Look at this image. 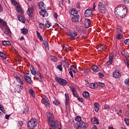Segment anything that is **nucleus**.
<instances>
[{
    "label": "nucleus",
    "mask_w": 129,
    "mask_h": 129,
    "mask_svg": "<svg viewBox=\"0 0 129 129\" xmlns=\"http://www.w3.org/2000/svg\"><path fill=\"white\" fill-rule=\"evenodd\" d=\"M82 119L80 116H78L75 118L76 121H78V122H79V121H81Z\"/></svg>",
    "instance_id": "44"
},
{
    "label": "nucleus",
    "mask_w": 129,
    "mask_h": 129,
    "mask_svg": "<svg viewBox=\"0 0 129 129\" xmlns=\"http://www.w3.org/2000/svg\"><path fill=\"white\" fill-rule=\"evenodd\" d=\"M17 17L20 22H22V23H25V19L23 18V16L21 15H18Z\"/></svg>",
    "instance_id": "32"
},
{
    "label": "nucleus",
    "mask_w": 129,
    "mask_h": 129,
    "mask_svg": "<svg viewBox=\"0 0 129 129\" xmlns=\"http://www.w3.org/2000/svg\"><path fill=\"white\" fill-rule=\"evenodd\" d=\"M122 38H123V36L121 34L117 35L116 37V39H117V40H121V39H122Z\"/></svg>",
    "instance_id": "42"
},
{
    "label": "nucleus",
    "mask_w": 129,
    "mask_h": 129,
    "mask_svg": "<svg viewBox=\"0 0 129 129\" xmlns=\"http://www.w3.org/2000/svg\"><path fill=\"white\" fill-rule=\"evenodd\" d=\"M99 12L101 14H105L106 12V6L102 2H99L98 5Z\"/></svg>",
    "instance_id": "3"
},
{
    "label": "nucleus",
    "mask_w": 129,
    "mask_h": 129,
    "mask_svg": "<svg viewBox=\"0 0 129 129\" xmlns=\"http://www.w3.org/2000/svg\"><path fill=\"white\" fill-rule=\"evenodd\" d=\"M92 70L94 72H98L99 71V67L96 64H94L92 66Z\"/></svg>",
    "instance_id": "20"
},
{
    "label": "nucleus",
    "mask_w": 129,
    "mask_h": 129,
    "mask_svg": "<svg viewBox=\"0 0 129 129\" xmlns=\"http://www.w3.org/2000/svg\"><path fill=\"white\" fill-rule=\"evenodd\" d=\"M23 113H25V114L29 113V107H26L23 111Z\"/></svg>",
    "instance_id": "43"
},
{
    "label": "nucleus",
    "mask_w": 129,
    "mask_h": 129,
    "mask_svg": "<svg viewBox=\"0 0 129 129\" xmlns=\"http://www.w3.org/2000/svg\"><path fill=\"white\" fill-rule=\"evenodd\" d=\"M16 80H17V82H18L21 85H23L24 84L23 81L21 80V79L18 76H16L15 77Z\"/></svg>",
    "instance_id": "21"
},
{
    "label": "nucleus",
    "mask_w": 129,
    "mask_h": 129,
    "mask_svg": "<svg viewBox=\"0 0 129 129\" xmlns=\"http://www.w3.org/2000/svg\"><path fill=\"white\" fill-rule=\"evenodd\" d=\"M45 26L47 27V28H50L51 27V24H50L49 21H47L46 23L45 24Z\"/></svg>",
    "instance_id": "53"
},
{
    "label": "nucleus",
    "mask_w": 129,
    "mask_h": 129,
    "mask_svg": "<svg viewBox=\"0 0 129 129\" xmlns=\"http://www.w3.org/2000/svg\"><path fill=\"white\" fill-rule=\"evenodd\" d=\"M63 49L66 52H69V50H70V46H69L68 45H64L63 46Z\"/></svg>",
    "instance_id": "27"
},
{
    "label": "nucleus",
    "mask_w": 129,
    "mask_h": 129,
    "mask_svg": "<svg viewBox=\"0 0 129 129\" xmlns=\"http://www.w3.org/2000/svg\"><path fill=\"white\" fill-rule=\"evenodd\" d=\"M104 108L105 109H106L107 110L108 109H110V106H109V105H108V104H105L104 106Z\"/></svg>",
    "instance_id": "45"
},
{
    "label": "nucleus",
    "mask_w": 129,
    "mask_h": 129,
    "mask_svg": "<svg viewBox=\"0 0 129 129\" xmlns=\"http://www.w3.org/2000/svg\"><path fill=\"white\" fill-rule=\"evenodd\" d=\"M79 20H80V16L79 15L74 16L72 18V21L73 23H78V22H79Z\"/></svg>",
    "instance_id": "13"
},
{
    "label": "nucleus",
    "mask_w": 129,
    "mask_h": 129,
    "mask_svg": "<svg viewBox=\"0 0 129 129\" xmlns=\"http://www.w3.org/2000/svg\"><path fill=\"white\" fill-rule=\"evenodd\" d=\"M28 32L29 31L27 28H23L21 29V33L23 34V35H27Z\"/></svg>",
    "instance_id": "29"
},
{
    "label": "nucleus",
    "mask_w": 129,
    "mask_h": 129,
    "mask_svg": "<svg viewBox=\"0 0 129 129\" xmlns=\"http://www.w3.org/2000/svg\"><path fill=\"white\" fill-rule=\"evenodd\" d=\"M37 75H38V76H39V77L40 78V79H41V80H42L43 79V76L41 74V73L38 72L37 73H36Z\"/></svg>",
    "instance_id": "47"
},
{
    "label": "nucleus",
    "mask_w": 129,
    "mask_h": 129,
    "mask_svg": "<svg viewBox=\"0 0 129 129\" xmlns=\"http://www.w3.org/2000/svg\"><path fill=\"white\" fill-rule=\"evenodd\" d=\"M92 124H99V120L97 118L93 117L91 119Z\"/></svg>",
    "instance_id": "18"
},
{
    "label": "nucleus",
    "mask_w": 129,
    "mask_h": 129,
    "mask_svg": "<svg viewBox=\"0 0 129 129\" xmlns=\"http://www.w3.org/2000/svg\"><path fill=\"white\" fill-rule=\"evenodd\" d=\"M41 102L42 103H44L46 107H49L50 106V101H49V99H48V98L46 96H43Z\"/></svg>",
    "instance_id": "6"
},
{
    "label": "nucleus",
    "mask_w": 129,
    "mask_h": 129,
    "mask_svg": "<svg viewBox=\"0 0 129 129\" xmlns=\"http://www.w3.org/2000/svg\"><path fill=\"white\" fill-rule=\"evenodd\" d=\"M68 35L69 37H70L71 39H72V40H74V38H75V37H77V36L78 35L77 32L73 30L69 31L68 33Z\"/></svg>",
    "instance_id": "5"
},
{
    "label": "nucleus",
    "mask_w": 129,
    "mask_h": 129,
    "mask_svg": "<svg viewBox=\"0 0 129 129\" xmlns=\"http://www.w3.org/2000/svg\"><path fill=\"white\" fill-rule=\"evenodd\" d=\"M12 3L13 4V5H14V6H15L16 7V6H19V5H18V3L15 0H12Z\"/></svg>",
    "instance_id": "48"
},
{
    "label": "nucleus",
    "mask_w": 129,
    "mask_h": 129,
    "mask_svg": "<svg viewBox=\"0 0 129 129\" xmlns=\"http://www.w3.org/2000/svg\"><path fill=\"white\" fill-rule=\"evenodd\" d=\"M107 48V46H106V45L105 44H99L97 46V49L98 50V51H101L102 52L105 51Z\"/></svg>",
    "instance_id": "8"
},
{
    "label": "nucleus",
    "mask_w": 129,
    "mask_h": 129,
    "mask_svg": "<svg viewBox=\"0 0 129 129\" xmlns=\"http://www.w3.org/2000/svg\"><path fill=\"white\" fill-rule=\"evenodd\" d=\"M40 29H44L45 28V24L43 23H39Z\"/></svg>",
    "instance_id": "49"
},
{
    "label": "nucleus",
    "mask_w": 129,
    "mask_h": 129,
    "mask_svg": "<svg viewBox=\"0 0 129 129\" xmlns=\"http://www.w3.org/2000/svg\"><path fill=\"white\" fill-rule=\"evenodd\" d=\"M83 96L85 98H88L89 97V93L88 92L85 91L83 93Z\"/></svg>",
    "instance_id": "34"
},
{
    "label": "nucleus",
    "mask_w": 129,
    "mask_h": 129,
    "mask_svg": "<svg viewBox=\"0 0 129 129\" xmlns=\"http://www.w3.org/2000/svg\"><path fill=\"white\" fill-rule=\"evenodd\" d=\"M77 129H84V127H82V126H81L80 125H78L77 127Z\"/></svg>",
    "instance_id": "61"
},
{
    "label": "nucleus",
    "mask_w": 129,
    "mask_h": 129,
    "mask_svg": "<svg viewBox=\"0 0 129 129\" xmlns=\"http://www.w3.org/2000/svg\"><path fill=\"white\" fill-rule=\"evenodd\" d=\"M50 60L52 61V62H57L58 61V58L56 57L55 55H51L50 56Z\"/></svg>",
    "instance_id": "25"
},
{
    "label": "nucleus",
    "mask_w": 129,
    "mask_h": 129,
    "mask_svg": "<svg viewBox=\"0 0 129 129\" xmlns=\"http://www.w3.org/2000/svg\"><path fill=\"white\" fill-rule=\"evenodd\" d=\"M90 87L92 88V89H95V88L98 87V85L97 84L91 83L90 85Z\"/></svg>",
    "instance_id": "28"
},
{
    "label": "nucleus",
    "mask_w": 129,
    "mask_h": 129,
    "mask_svg": "<svg viewBox=\"0 0 129 129\" xmlns=\"http://www.w3.org/2000/svg\"><path fill=\"white\" fill-rule=\"evenodd\" d=\"M95 8H96V5H95V3H94L93 5V11H95Z\"/></svg>",
    "instance_id": "62"
},
{
    "label": "nucleus",
    "mask_w": 129,
    "mask_h": 129,
    "mask_svg": "<svg viewBox=\"0 0 129 129\" xmlns=\"http://www.w3.org/2000/svg\"><path fill=\"white\" fill-rule=\"evenodd\" d=\"M0 110L3 112H5V108H4V107L0 106Z\"/></svg>",
    "instance_id": "57"
},
{
    "label": "nucleus",
    "mask_w": 129,
    "mask_h": 129,
    "mask_svg": "<svg viewBox=\"0 0 129 129\" xmlns=\"http://www.w3.org/2000/svg\"><path fill=\"white\" fill-rule=\"evenodd\" d=\"M0 57L4 59H7V56H6V54L2 51L0 52Z\"/></svg>",
    "instance_id": "38"
},
{
    "label": "nucleus",
    "mask_w": 129,
    "mask_h": 129,
    "mask_svg": "<svg viewBox=\"0 0 129 129\" xmlns=\"http://www.w3.org/2000/svg\"><path fill=\"white\" fill-rule=\"evenodd\" d=\"M16 11L18 12V13H19V14H21V15H23L24 14V10L22 9V8L20 5L16 6Z\"/></svg>",
    "instance_id": "17"
},
{
    "label": "nucleus",
    "mask_w": 129,
    "mask_h": 129,
    "mask_svg": "<svg viewBox=\"0 0 129 129\" xmlns=\"http://www.w3.org/2000/svg\"><path fill=\"white\" fill-rule=\"evenodd\" d=\"M27 126L29 129L35 128L37 126V119L31 118L28 122Z\"/></svg>",
    "instance_id": "2"
},
{
    "label": "nucleus",
    "mask_w": 129,
    "mask_h": 129,
    "mask_svg": "<svg viewBox=\"0 0 129 129\" xmlns=\"http://www.w3.org/2000/svg\"><path fill=\"white\" fill-rule=\"evenodd\" d=\"M112 60H113V55L110 54L109 56V60L112 62Z\"/></svg>",
    "instance_id": "46"
},
{
    "label": "nucleus",
    "mask_w": 129,
    "mask_h": 129,
    "mask_svg": "<svg viewBox=\"0 0 129 129\" xmlns=\"http://www.w3.org/2000/svg\"><path fill=\"white\" fill-rule=\"evenodd\" d=\"M70 89L71 91L73 93L74 96H75V97H78V94L77 93V91H76V89H75V88L73 87H70Z\"/></svg>",
    "instance_id": "14"
},
{
    "label": "nucleus",
    "mask_w": 129,
    "mask_h": 129,
    "mask_svg": "<svg viewBox=\"0 0 129 129\" xmlns=\"http://www.w3.org/2000/svg\"><path fill=\"white\" fill-rule=\"evenodd\" d=\"M39 8L40 10H45V8H46V5L44 4V2L41 1L38 3V5Z\"/></svg>",
    "instance_id": "16"
},
{
    "label": "nucleus",
    "mask_w": 129,
    "mask_h": 129,
    "mask_svg": "<svg viewBox=\"0 0 129 129\" xmlns=\"http://www.w3.org/2000/svg\"><path fill=\"white\" fill-rule=\"evenodd\" d=\"M124 43L125 45H129V39H126L124 41Z\"/></svg>",
    "instance_id": "55"
},
{
    "label": "nucleus",
    "mask_w": 129,
    "mask_h": 129,
    "mask_svg": "<svg viewBox=\"0 0 129 129\" xmlns=\"http://www.w3.org/2000/svg\"><path fill=\"white\" fill-rule=\"evenodd\" d=\"M29 93L32 96V97H35L36 96V95L35 94V92H34V90L33 89H30L28 90Z\"/></svg>",
    "instance_id": "30"
},
{
    "label": "nucleus",
    "mask_w": 129,
    "mask_h": 129,
    "mask_svg": "<svg viewBox=\"0 0 129 129\" xmlns=\"http://www.w3.org/2000/svg\"><path fill=\"white\" fill-rule=\"evenodd\" d=\"M33 13H34V8H30L28 9V11H27V14L28 16H32L33 15Z\"/></svg>",
    "instance_id": "23"
},
{
    "label": "nucleus",
    "mask_w": 129,
    "mask_h": 129,
    "mask_svg": "<svg viewBox=\"0 0 129 129\" xmlns=\"http://www.w3.org/2000/svg\"><path fill=\"white\" fill-rule=\"evenodd\" d=\"M106 65L109 66V65H111L112 64V61L111 60H109L106 62Z\"/></svg>",
    "instance_id": "56"
},
{
    "label": "nucleus",
    "mask_w": 129,
    "mask_h": 129,
    "mask_svg": "<svg viewBox=\"0 0 129 129\" xmlns=\"http://www.w3.org/2000/svg\"><path fill=\"white\" fill-rule=\"evenodd\" d=\"M92 129H97V126H96V125H94L92 126Z\"/></svg>",
    "instance_id": "64"
},
{
    "label": "nucleus",
    "mask_w": 129,
    "mask_h": 129,
    "mask_svg": "<svg viewBox=\"0 0 129 129\" xmlns=\"http://www.w3.org/2000/svg\"><path fill=\"white\" fill-rule=\"evenodd\" d=\"M70 14L72 16H75L78 14V11L75 9H73L70 11Z\"/></svg>",
    "instance_id": "19"
},
{
    "label": "nucleus",
    "mask_w": 129,
    "mask_h": 129,
    "mask_svg": "<svg viewBox=\"0 0 129 129\" xmlns=\"http://www.w3.org/2000/svg\"><path fill=\"white\" fill-rule=\"evenodd\" d=\"M65 97H66V105H69V94L66 93L65 94Z\"/></svg>",
    "instance_id": "22"
},
{
    "label": "nucleus",
    "mask_w": 129,
    "mask_h": 129,
    "mask_svg": "<svg viewBox=\"0 0 129 129\" xmlns=\"http://www.w3.org/2000/svg\"><path fill=\"white\" fill-rule=\"evenodd\" d=\"M36 34L37 35V37L39 38L40 41L41 42L43 41V38L42 37V35H41V34L39 33V32L36 31Z\"/></svg>",
    "instance_id": "39"
},
{
    "label": "nucleus",
    "mask_w": 129,
    "mask_h": 129,
    "mask_svg": "<svg viewBox=\"0 0 129 129\" xmlns=\"http://www.w3.org/2000/svg\"><path fill=\"white\" fill-rule=\"evenodd\" d=\"M92 15V11L91 9H87L85 12V17L89 18Z\"/></svg>",
    "instance_id": "11"
},
{
    "label": "nucleus",
    "mask_w": 129,
    "mask_h": 129,
    "mask_svg": "<svg viewBox=\"0 0 129 129\" xmlns=\"http://www.w3.org/2000/svg\"><path fill=\"white\" fill-rule=\"evenodd\" d=\"M84 26L87 29L91 26V22L89 19H86L84 21Z\"/></svg>",
    "instance_id": "12"
},
{
    "label": "nucleus",
    "mask_w": 129,
    "mask_h": 129,
    "mask_svg": "<svg viewBox=\"0 0 129 129\" xmlns=\"http://www.w3.org/2000/svg\"><path fill=\"white\" fill-rule=\"evenodd\" d=\"M0 24L4 27H7V22L4 21L2 19H0Z\"/></svg>",
    "instance_id": "40"
},
{
    "label": "nucleus",
    "mask_w": 129,
    "mask_h": 129,
    "mask_svg": "<svg viewBox=\"0 0 129 129\" xmlns=\"http://www.w3.org/2000/svg\"><path fill=\"white\" fill-rule=\"evenodd\" d=\"M39 15L40 16H41V17H48V12L47 11H46V9L43 10L42 9L40 12H39Z\"/></svg>",
    "instance_id": "10"
},
{
    "label": "nucleus",
    "mask_w": 129,
    "mask_h": 129,
    "mask_svg": "<svg viewBox=\"0 0 129 129\" xmlns=\"http://www.w3.org/2000/svg\"><path fill=\"white\" fill-rule=\"evenodd\" d=\"M121 76V73L119 71H116L113 73V77L114 78H119Z\"/></svg>",
    "instance_id": "9"
},
{
    "label": "nucleus",
    "mask_w": 129,
    "mask_h": 129,
    "mask_svg": "<svg viewBox=\"0 0 129 129\" xmlns=\"http://www.w3.org/2000/svg\"><path fill=\"white\" fill-rule=\"evenodd\" d=\"M125 4H129V0H123Z\"/></svg>",
    "instance_id": "63"
},
{
    "label": "nucleus",
    "mask_w": 129,
    "mask_h": 129,
    "mask_svg": "<svg viewBox=\"0 0 129 129\" xmlns=\"http://www.w3.org/2000/svg\"><path fill=\"white\" fill-rule=\"evenodd\" d=\"M80 125H81L82 127H84V129L88 127V124L87 123V122H84L83 121H81Z\"/></svg>",
    "instance_id": "24"
},
{
    "label": "nucleus",
    "mask_w": 129,
    "mask_h": 129,
    "mask_svg": "<svg viewBox=\"0 0 129 129\" xmlns=\"http://www.w3.org/2000/svg\"><path fill=\"white\" fill-rule=\"evenodd\" d=\"M117 32L119 34H121V33H122V28L120 27V26H117Z\"/></svg>",
    "instance_id": "41"
},
{
    "label": "nucleus",
    "mask_w": 129,
    "mask_h": 129,
    "mask_svg": "<svg viewBox=\"0 0 129 129\" xmlns=\"http://www.w3.org/2000/svg\"><path fill=\"white\" fill-rule=\"evenodd\" d=\"M30 71H31V74H32L33 75H37V72H36V70H35V69H34V67H32L30 68Z\"/></svg>",
    "instance_id": "33"
},
{
    "label": "nucleus",
    "mask_w": 129,
    "mask_h": 129,
    "mask_svg": "<svg viewBox=\"0 0 129 129\" xmlns=\"http://www.w3.org/2000/svg\"><path fill=\"white\" fill-rule=\"evenodd\" d=\"M124 83L126 85V88L127 89H129V78L127 79H126L124 80Z\"/></svg>",
    "instance_id": "31"
},
{
    "label": "nucleus",
    "mask_w": 129,
    "mask_h": 129,
    "mask_svg": "<svg viewBox=\"0 0 129 129\" xmlns=\"http://www.w3.org/2000/svg\"><path fill=\"white\" fill-rule=\"evenodd\" d=\"M124 122H125L127 125H129V119L125 118L124 120Z\"/></svg>",
    "instance_id": "54"
},
{
    "label": "nucleus",
    "mask_w": 129,
    "mask_h": 129,
    "mask_svg": "<svg viewBox=\"0 0 129 129\" xmlns=\"http://www.w3.org/2000/svg\"><path fill=\"white\" fill-rule=\"evenodd\" d=\"M17 88L18 91H21L23 89V86L18 85L17 86Z\"/></svg>",
    "instance_id": "52"
},
{
    "label": "nucleus",
    "mask_w": 129,
    "mask_h": 129,
    "mask_svg": "<svg viewBox=\"0 0 129 129\" xmlns=\"http://www.w3.org/2000/svg\"><path fill=\"white\" fill-rule=\"evenodd\" d=\"M78 99L80 102H83V99L82 98L78 97Z\"/></svg>",
    "instance_id": "59"
},
{
    "label": "nucleus",
    "mask_w": 129,
    "mask_h": 129,
    "mask_svg": "<svg viewBox=\"0 0 129 129\" xmlns=\"http://www.w3.org/2000/svg\"><path fill=\"white\" fill-rule=\"evenodd\" d=\"M53 104H55V105H59L60 104V102H59L58 100H55L53 102Z\"/></svg>",
    "instance_id": "50"
},
{
    "label": "nucleus",
    "mask_w": 129,
    "mask_h": 129,
    "mask_svg": "<svg viewBox=\"0 0 129 129\" xmlns=\"http://www.w3.org/2000/svg\"><path fill=\"white\" fill-rule=\"evenodd\" d=\"M5 34H6V35H8V36H11V30H10V29L9 28H7L5 29Z\"/></svg>",
    "instance_id": "37"
},
{
    "label": "nucleus",
    "mask_w": 129,
    "mask_h": 129,
    "mask_svg": "<svg viewBox=\"0 0 129 129\" xmlns=\"http://www.w3.org/2000/svg\"><path fill=\"white\" fill-rule=\"evenodd\" d=\"M25 80L27 82L28 84H32V78L30 77L29 76L24 75Z\"/></svg>",
    "instance_id": "15"
},
{
    "label": "nucleus",
    "mask_w": 129,
    "mask_h": 129,
    "mask_svg": "<svg viewBox=\"0 0 129 129\" xmlns=\"http://www.w3.org/2000/svg\"><path fill=\"white\" fill-rule=\"evenodd\" d=\"M2 44L4 46H10V45H11V42L9 41H3Z\"/></svg>",
    "instance_id": "36"
},
{
    "label": "nucleus",
    "mask_w": 129,
    "mask_h": 129,
    "mask_svg": "<svg viewBox=\"0 0 129 129\" xmlns=\"http://www.w3.org/2000/svg\"><path fill=\"white\" fill-rule=\"evenodd\" d=\"M3 11H4V8H3L2 5H1V4H0V12H3Z\"/></svg>",
    "instance_id": "60"
},
{
    "label": "nucleus",
    "mask_w": 129,
    "mask_h": 129,
    "mask_svg": "<svg viewBox=\"0 0 129 129\" xmlns=\"http://www.w3.org/2000/svg\"><path fill=\"white\" fill-rule=\"evenodd\" d=\"M55 80L57 83H58V84H60V85H62V86H66V85L68 84V82H67V81L65 79L56 77Z\"/></svg>",
    "instance_id": "4"
},
{
    "label": "nucleus",
    "mask_w": 129,
    "mask_h": 129,
    "mask_svg": "<svg viewBox=\"0 0 129 129\" xmlns=\"http://www.w3.org/2000/svg\"><path fill=\"white\" fill-rule=\"evenodd\" d=\"M94 109L96 112H98V110H99V105L97 103H95L94 104Z\"/></svg>",
    "instance_id": "26"
},
{
    "label": "nucleus",
    "mask_w": 129,
    "mask_h": 129,
    "mask_svg": "<svg viewBox=\"0 0 129 129\" xmlns=\"http://www.w3.org/2000/svg\"><path fill=\"white\" fill-rule=\"evenodd\" d=\"M114 14L118 19H123L127 14V9L123 5H118L115 9Z\"/></svg>",
    "instance_id": "1"
},
{
    "label": "nucleus",
    "mask_w": 129,
    "mask_h": 129,
    "mask_svg": "<svg viewBox=\"0 0 129 129\" xmlns=\"http://www.w3.org/2000/svg\"><path fill=\"white\" fill-rule=\"evenodd\" d=\"M121 54L122 55V56H123V57H125L126 58L127 57H128V53H127V51H122Z\"/></svg>",
    "instance_id": "35"
},
{
    "label": "nucleus",
    "mask_w": 129,
    "mask_h": 129,
    "mask_svg": "<svg viewBox=\"0 0 129 129\" xmlns=\"http://www.w3.org/2000/svg\"><path fill=\"white\" fill-rule=\"evenodd\" d=\"M69 71L71 77L73 78V73H77L78 70L77 68H76L75 66H71L70 69L69 70Z\"/></svg>",
    "instance_id": "7"
},
{
    "label": "nucleus",
    "mask_w": 129,
    "mask_h": 129,
    "mask_svg": "<svg viewBox=\"0 0 129 129\" xmlns=\"http://www.w3.org/2000/svg\"><path fill=\"white\" fill-rule=\"evenodd\" d=\"M125 115L127 117H129V110L128 109L125 112Z\"/></svg>",
    "instance_id": "58"
},
{
    "label": "nucleus",
    "mask_w": 129,
    "mask_h": 129,
    "mask_svg": "<svg viewBox=\"0 0 129 129\" xmlns=\"http://www.w3.org/2000/svg\"><path fill=\"white\" fill-rule=\"evenodd\" d=\"M56 68H57L58 70H60V71H62V70H63V68H62V65L61 64L57 66Z\"/></svg>",
    "instance_id": "51"
}]
</instances>
